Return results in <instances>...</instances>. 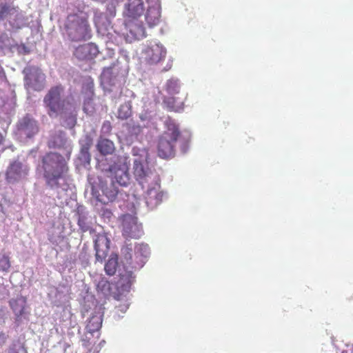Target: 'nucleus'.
Instances as JSON below:
<instances>
[{
    "label": "nucleus",
    "instance_id": "f257e3e1",
    "mask_svg": "<svg viewBox=\"0 0 353 353\" xmlns=\"http://www.w3.org/2000/svg\"><path fill=\"white\" fill-rule=\"evenodd\" d=\"M70 156V152L65 157L56 152H49L41 157L39 169L43 172L46 185L50 188H59V181L68 174Z\"/></svg>",
    "mask_w": 353,
    "mask_h": 353
},
{
    "label": "nucleus",
    "instance_id": "f03ea898",
    "mask_svg": "<svg viewBox=\"0 0 353 353\" xmlns=\"http://www.w3.org/2000/svg\"><path fill=\"white\" fill-rule=\"evenodd\" d=\"M106 176L99 179V189L102 194L97 196L101 203L113 201L119 193V186L125 187L130 182L128 171L118 164L111 165L105 170Z\"/></svg>",
    "mask_w": 353,
    "mask_h": 353
},
{
    "label": "nucleus",
    "instance_id": "7ed1b4c3",
    "mask_svg": "<svg viewBox=\"0 0 353 353\" xmlns=\"http://www.w3.org/2000/svg\"><path fill=\"white\" fill-rule=\"evenodd\" d=\"M63 30L68 40L72 42L86 41L92 37L88 17L83 12L68 14L63 24Z\"/></svg>",
    "mask_w": 353,
    "mask_h": 353
},
{
    "label": "nucleus",
    "instance_id": "20e7f679",
    "mask_svg": "<svg viewBox=\"0 0 353 353\" xmlns=\"http://www.w3.org/2000/svg\"><path fill=\"white\" fill-rule=\"evenodd\" d=\"M64 92V87L61 84L56 85L50 88L43 98V104L47 109L50 117H57L65 114L74 110L72 104L68 99H61Z\"/></svg>",
    "mask_w": 353,
    "mask_h": 353
},
{
    "label": "nucleus",
    "instance_id": "39448f33",
    "mask_svg": "<svg viewBox=\"0 0 353 353\" xmlns=\"http://www.w3.org/2000/svg\"><path fill=\"white\" fill-rule=\"evenodd\" d=\"M166 130L159 137L157 154L161 159H170L174 156L177 140L181 135L178 125L174 120L168 118L165 121Z\"/></svg>",
    "mask_w": 353,
    "mask_h": 353
},
{
    "label": "nucleus",
    "instance_id": "423d86ee",
    "mask_svg": "<svg viewBox=\"0 0 353 353\" xmlns=\"http://www.w3.org/2000/svg\"><path fill=\"white\" fill-rule=\"evenodd\" d=\"M142 158L139 157L134 159L133 163V174L135 179L141 185L143 189L147 188L148 194H152V191L157 188H159V183L157 182V175L145 165Z\"/></svg>",
    "mask_w": 353,
    "mask_h": 353
},
{
    "label": "nucleus",
    "instance_id": "0eeeda50",
    "mask_svg": "<svg viewBox=\"0 0 353 353\" xmlns=\"http://www.w3.org/2000/svg\"><path fill=\"white\" fill-rule=\"evenodd\" d=\"M25 82L28 88L34 90H41L43 87L45 75L39 68L30 66L24 69Z\"/></svg>",
    "mask_w": 353,
    "mask_h": 353
},
{
    "label": "nucleus",
    "instance_id": "6e6552de",
    "mask_svg": "<svg viewBox=\"0 0 353 353\" xmlns=\"http://www.w3.org/2000/svg\"><path fill=\"white\" fill-rule=\"evenodd\" d=\"M142 228L137 219L131 215H125L122 222V234L126 239H139L142 235Z\"/></svg>",
    "mask_w": 353,
    "mask_h": 353
},
{
    "label": "nucleus",
    "instance_id": "1a4fd4ad",
    "mask_svg": "<svg viewBox=\"0 0 353 353\" xmlns=\"http://www.w3.org/2000/svg\"><path fill=\"white\" fill-rule=\"evenodd\" d=\"M28 168L19 161H13L8 167L6 172V179L8 183H14L26 178L28 174Z\"/></svg>",
    "mask_w": 353,
    "mask_h": 353
},
{
    "label": "nucleus",
    "instance_id": "9d476101",
    "mask_svg": "<svg viewBox=\"0 0 353 353\" xmlns=\"http://www.w3.org/2000/svg\"><path fill=\"white\" fill-rule=\"evenodd\" d=\"M143 58L149 65L159 63L166 56V50L162 45L154 44L147 47L143 51Z\"/></svg>",
    "mask_w": 353,
    "mask_h": 353
},
{
    "label": "nucleus",
    "instance_id": "9b49d317",
    "mask_svg": "<svg viewBox=\"0 0 353 353\" xmlns=\"http://www.w3.org/2000/svg\"><path fill=\"white\" fill-rule=\"evenodd\" d=\"M98 47L93 43L79 46L74 52V55L79 60H92L99 54Z\"/></svg>",
    "mask_w": 353,
    "mask_h": 353
},
{
    "label": "nucleus",
    "instance_id": "f8f14e48",
    "mask_svg": "<svg viewBox=\"0 0 353 353\" xmlns=\"http://www.w3.org/2000/svg\"><path fill=\"white\" fill-rule=\"evenodd\" d=\"M145 14V20L150 28L157 26L161 21V3L159 0L149 3Z\"/></svg>",
    "mask_w": 353,
    "mask_h": 353
},
{
    "label": "nucleus",
    "instance_id": "ddd939ff",
    "mask_svg": "<svg viewBox=\"0 0 353 353\" xmlns=\"http://www.w3.org/2000/svg\"><path fill=\"white\" fill-rule=\"evenodd\" d=\"M18 130L28 138L32 137L39 132L37 122L29 116L23 117L17 124Z\"/></svg>",
    "mask_w": 353,
    "mask_h": 353
},
{
    "label": "nucleus",
    "instance_id": "4468645a",
    "mask_svg": "<svg viewBox=\"0 0 353 353\" xmlns=\"http://www.w3.org/2000/svg\"><path fill=\"white\" fill-rule=\"evenodd\" d=\"M110 240L104 234H99L94 240L96 259L102 262L107 256L110 250Z\"/></svg>",
    "mask_w": 353,
    "mask_h": 353
},
{
    "label": "nucleus",
    "instance_id": "2eb2a0df",
    "mask_svg": "<svg viewBox=\"0 0 353 353\" xmlns=\"http://www.w3.org/2000/svg\"><path fill=\"white\" fill-rule=\"evenodd\" d=\"M144 11V4L142 0H129L125 6V14L128 20L140 17Z\"/></svg>",
    "mask_w": 353,
    "mask_h": 353
},
{
    "label": "nucleus",
    "instance_id": "dca6fc26",
    "mask_svg": "<svg viewBox=\"0 0 353 353\" xmlns=\"http://www.w3.org/2000/svg\"><path fill=\"white\" fill-rule=\"evenodd\" d=\"M125 26L131 35L135 39H141L146 37L145 29L141 21L136 19L128 20Z\"/></svg>",
    "mask_w": 353,
    "mask_h": 353
},
{
    "label": "nucleus",
    "instance_id": "f3484780",
    "mask_svg": "<svg viewBox=\"0 0 353 353\" xmlns=\"http://www.w3.org/2000/svg\"><path fill=\"white\" fill-rule=\"evenodd\" d=\"M97 148L100 154L103 156L112 154L115 150L114 143L110 139L105 138H101L98 141Z\"/></svg>",
    "mask_w": 353,
    "mask_h": 353
},
{
    "label": "nucleus",
    "instance_id": "a211bd4d",
    "mask_svg": "<svg viewBox=\"0 0 353 353\" xmlns=\"http://www.w3.org/2000/svg\"><path fill=\"white\" fill-rule=\"evenodd\" d=\"M92 139L89 137H87L84 143H81L80 154H79V160L84 163L89 164L91 160V155L90 154V149L92 146Z\"/></svg>",
    "mask_w": 353,
    "mask_h": 353
},
{
    "label": "nucleus",
    "instance_id": "6ab92c4d",
    "mask_svg": "<svg viewBox=\"0 0 353 353\" xmlns=\"http://www.w3.org/2000/svg\"><path fill=\"white\" fill-rule=\"evenodd\" d=\"M134 281L133 273L132 271H129L124 274H121L119 284L123 291H129Z\"/></svg>",
    "mask_w": 353,
    "mask_h": 353
},
{
    "label": "nucleus",
    "instance_id": "aec40b11",
    "mask_svg": "<svg viewBox=\"0 0 353 353\" xmlns=\"http://www.w3.org/2000/svg\"><path fill=\"white\" fill-rule=\"evenodd\" d=\"M102 325V319L99 316H92L88 320L86 325V330L90 336L95 332L99 331Z\"/></svg>",
    "mask_w": 353,
    "mask_h": 353
},
{
    "label": "nucleus",
    "instance_id": "412c9836",
    "mask_svg": "<svg viewBox=\"0 0 353 353\" xmlns=\"http://www.w3.org/2000/svg\"><path fill=\"white\" fill-rule=\"evenodd\" d=\"M26 302V298L22 296L16 299H12L10 301V305L11 308L18 316H21L24 313V304Z\"/></svg>",
    "mask_w": 353,
    "mask_h": 353
},
{
    "label": "nucleus",
    "instance_id": "4be33fe9",
    "mask_svg": "<svg viewBox=\"0 0 353 353\" xmlns=\"http://www.w3.org/2000/svg\"><path fill=\"white\" fill-rule=\"evenodd\" d=\"M66 140L64 136L60 133L59 134H54L48 141V146L49 148H63L65 144Z\"/></svg>",
    "mask_w": 353,
    "mask_h": 353
},
{
    "label": "nucleus",
    "instance_id": "5701e85b",
    "mask_svg": "<svg viewBox=\"0 0 353 353\" xmlns=\"http://www.w3.org/2000/svg\"><path fill=\"white\" fill-rule=\"evenodd\" d=\"M132 115V105L130 102L121 104L118 110L117 117L121 120H125Z\"/></svg>",
    "mask_w": 353,
    "mask_h": 353
},
{
    "label": "nucleus",
    "instance_id": "b1692460",
    "mask_svg": "<svg viewBox=\"0 0 353 353\" xmlns=\"http://www.w3.org/2000/svg\"><path fill=\"white\" fill-rule=\"evenodd\" d=\"M118 265V258L117 255L111 256L105 265V271L107 274L112 276L116 273Z\"/></svg>",
    "mask_w": 353,
    "mask_h": 353
},
{
    "label": "nucleus",
    "instance_id": "393cba45",
    "mask_svg": "<svg viewBox=\"0 0 353 353\" xmlns=\"http://www.w3.org/2000/svg\"><path fill=\"white\" fill-rule=\"evenodd\" d=\"M17 10L13 6L6 3H0V20L3 21L9 16L14 14Z\"/></svg>",
    "mask_w": 353,
    "mask_h": 353
},
{
    "label": "nucleus",
    "instance_id": "a878e982",
    "mask_svg": "<svg viewBox=\"0 0 353 353\" xmlns=\"http://www.w3.org/2000/svg\"><path fill=\"white\" fill-rule=\"evenodd\" d=\"M163 102L170 110L178 111L182 108L183 103L177 102L176 98L173 97H167Z\"/></svg>",
    "mask_w": 353,
    "mask_h": 353
},
{
    "label": "nucleus",
    "instance_id": "bb28decb",
    "mask_svg": "<svg viewBox=\"0 0 353 353\" xmlns=\"http://www.w3.org/2000/svg\"><path fill=\"white\" fill-rule=\"evenodd\" d=\"M97 290L98 292L107 294L111 291V284L108 280L103 278L99 281L97 285Z\"/></svg>",
    "mask_w": 353,
    "mask_h": 353
},
{
    "label": "nucleus",
    "instance_id": "cd10ccee",
    "mask_svg": "<svg viewBox=\"0 0 353 353\" xmlns=\"http://www.w3.org/2000/svg\"><path fill=\"white\" fill-rule=\"evenodd\" d=\"M11 267L10 258L8 256L3 255L0 258V270L8 272Z\"/></svg>",
    "mask_w": 353,
    "mask_h": 353
},
{
    "label": "nucleus",
    "instance_id": "c85d7f7f",
    "mask_svg": "<svg viewBox=\"0 0 353 353\" xmlns=\"http://www.w3.org/2000/svg\"><path fill=\"white\" fill-rule=\"evenodd\" d=\"M132 248L131 244L126 245L121 248V254L127 262L132 260Z\"/></svg>",
    "mask_w": 353,
    "mask_h": 353
},
{
    "label": "nucleus",
    "instance_id": "c756f323",
    "mask_svg": "<svg viewBox=\"0 0 353 353\" xmlns=\"http://www.w3.org/2000/svg\"><path fill=\"white\" fill-rule=\"evenodd\" d=\"M135 250L137 253H139L141 255L146 257L149 254V248L147 245L139 244L135 247Z\"/></svg>",
    "mask_w": 353,
    "mask_h": 353
},
{
    "label": "nucleus",
    "instance_id": "7c9ffc66",
    "mask_svg": "<svg viewBox=\"0 0 353 353\" xmlns=\"http://www.w3.org/2000/svg\"><path fill=\"white\" fill-rule=\"evenodd\" d=\"M91 336H89L88 335H85V337L81 340L82 341V345L87 348L90 352L92 350H97L96 348H93L92 345V343L90 341Z\"/></svg>",
    "mask_w": 353,
    "mask_h": 353
},
{
    "label": "nucleus",
    "instance_id": "2f4dec72",
    "mask_svg": "<svg viewBox=\"0 0 353 353\" xmlns=\"http://www.w3.org/2000/svg\"><path fill=\"white\" fill-rule=\"evenodd\" d=\"M83 110L87 114H90L94 112V106L92 105L91 99L84 101Z\"/></svg>",
    "mask_w": 353,
    "mask_h": 353
},
{
    "label": "nucleus",
    "instance_id": "473e14b6",
    "mask_svg": "<svg viewBox=\"0 0 353 353\" xmlns=\"http://www.w3.org/2000/svg\"><path fill=\"white\" fill-rule=\"evenodd\" d=\"M178 88L174 82L169 81L168 83V90L169 92H178Z\"/></svg>",
    "mask_w": 353,
    "mask_h": 353
},
{
    "label": "nucleus",
    "instance_id": "72a5a7b5",
    "mask_svg": "<svg viewBox=\"0 0 353 353\" xmlns=\"http://www.w3.org/2000/svg\"><path fill=\"white\" fill-rule=\"evenodd\" d=\"M7 337L5 334L0 332V346L3 345L6 341Z\"/></svg>",
    "mask_w": 353,
    "mask_h": 353
},
{
    "label": "nucleus",
    "instance_id": "f704fd0d",
    "mask_svg": "<svg viewBox=\"0 0 353 353\" xmlns=\"http://www.w3.org/2000/svg\"><path fill=\"white\" fill-rule=\"evenodd\" d=\"M10 353H27V352L26 350H24L23 347H21L17 350L15 349H12L10 350Z\"/></svg>",
    "mask_w": 353,
    "mask_h": 353
},
{
    "label": "nucleus",
    "instance_id": "c9c22d12",
    "mask_svg": "<svg viewBox=\"0 0 353 353\" xmlns=\"http://www.w3.org/2000/svg\"><path fill=\"white\" fill-rule=\"evenodd\" d=\"M5 76V72L1 65L0 64V79Z\"/></svg>",
    "mask_w": 353,
    "mask_h": 353
},
{
    "label": "nucleus",
    "instance_id": "e433bc0d",
    "mask_svg": "<svg viewBox=\"0 0 353 353\" xmlns=\"http://www.w3.org/2000/svg\"><path fill=\"white\" fill-rule=\"evenodd\" d=\"M79 225L83 231L85 232V231L88 230V228L87 227L84 228V227L82 226V225L81 224V221H79Z\"/></svg>",
    "mask_w": 353,
    "mask_h": 353
},
{
    "label": "nucleus",
    "instance_id": "4c0bfd02",
    "mask_svg": "<svg viewBox=\"0 0 353 353\" xmlns=\"http://www.w3.org/2000/svg\"><path fill=\"white\" fill-rule=\"evenodd\" d=\"M3 141H4L3 137V135L0 133V146L3 143Z\"/></svg>",
    "mask_w": 353,
    "mask_h": 353
},
{
    "label": "nucleus",
    "instance_id": "58836bf2",
    "mask_svg": "<svg viewBox=\"0 0 353 353\" xmlns=\"http://www.w3.org/2000/svg\"><path fill=\"white\" fill-rule=\"evenodd\" d=\"M110 69L109 68H107V69H104L103 70V74H105L106 71H108Z\"/></svg>",
    "mask_w": 353,
    "mask_h": 353
}]
</instances>
